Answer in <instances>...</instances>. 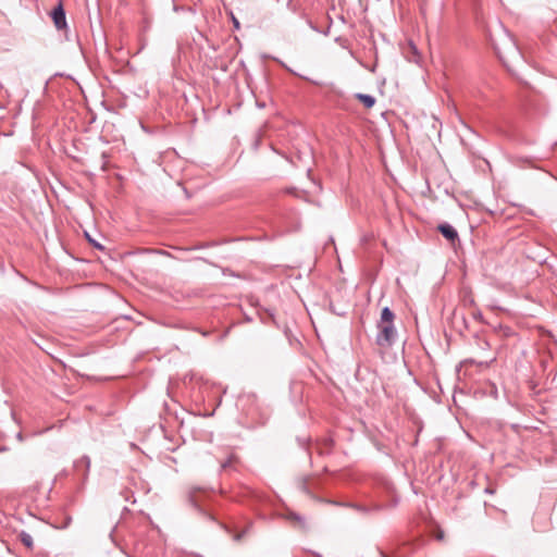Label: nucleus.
<instances>
[{
  "label": "nucleus",
  "instance_id": "f257e3e1",
  "mask_svg": "<svg viewBox=\"0 0 557 557\" xmlns=\"http://www.w3.org/2000/svg\"><path fill=\"white\" fill-rule=\"evenodd\" d=\"M394 318L395 314L388 307L382 309L381 318L377 323L379 332L375 338L377 346L389 348L395 344L397 332L394 326Z\"/></svg>",
  "mask_w": 557,
  "mask_h": 557
},
{
  "label": "nucleus",
  "instance_id": "f03ea898",
  "mask_svg": "<svg viewBox=\"0 0 557 557\" xmlns=\"http://www.w3.org/2000/svg\"><path fill=\"white\" fill-rule=\"evenodd\" d=\"M493 45H494V49H495L498 58L503 62H505V54L506 55H518L519 54L518 47L507 30H504L503 42H502L503 47H499V45L496 42H494Z\"/></svg>",
  "mask_w": 557,
  "mask_h": 557
},
{
  "label": "nucleus",
  "instance_id": "7ed1b4c3",
  "mask_svg": "<svg viewBox=\"0 0 557 557\" xmlns=\"http://www.w3.org/2000/svg\"><path fill=\"white\" fill-rule=\"evenodd\" d=\"M50 16L57 29L62 30L67 27L65 10L60 0L58 5L51 11Z\"/></svg>",
  "mask_w": 557,
  "mask_h": 557
},
{
  "label": "nucleus",
  "instance_id": "20e7f679",
  "mask_svg": "<svg viewBox=\"0 0 557 557\" xmlns=\"http://www.w3.org/2000/svg\"><path fill=\"white\" fill-rule=\"evenodd\" d=\"M90 458L88 456H83L74 462V468L77 472L82 471L83 479L88 476L90 470Z\"/></svg>",
  "mask_w": 557,
  "mask_h": 557
},
{
  "label": "nucleus",
  "instance_id": "39448f33",
  "mask_svg": "<svg viewBox=\"0 0 557 557\" xmlns=\"http://www.w3.org/2000/svg\"><path fill=\"white\" fill-rule=\"evenodd\" d=\"M437 228L446 239L450 242H455L456 239H458V232L449 223L440 224Z\"/></svg>",
  "mask_w": 557,
  "mask_h": 557
},
{
  "label": "nucleus",
  "instance_id": "423d86ee",
  "mask_svg": "<svg viewBox=\"0 0 557 557\" xmlns=\"http://www.w3.org/2000/svg\"><path fill=\"white\" fill-rule=\"evenodd\" d=\"M202 491L203 490L198 486H193L188 491V500H189L190 505L199 511H201V508H200L199 502L197 499V493L202 492Z\"/></svg>",
  "mask_w": 557,
  "mask_h": 557
},
{
  "label": "nucleus",
  "instance_id": "0eeeda50",
  "mask_svg": "<svg viewBox=\"0 0 557 557\" xmlns=\"http://www.w3.org/2000/svg\"><path fill=\"white\" fill-rule=\"evenodd\" d=\"M17 539L27 549L32 550L34 548L33 536L28 532L21 531L17 534Z\"/></svg>",
  "mask_w": 557,
  "mask_h": 557
},
{
  "label": "nucleus",
  "instance_id": "6e6552de",
  "mask_svg": "<svg viewBox=\"0 0 557 557\" xmlns=\"http://www.w3.org/2000/svg\"><path fill=\"white\" fill-rule=\"evenodd\" d=\"M356 97L368 109L372 108L375 104V98L371 95L357 94Z\"/></svg>",
  "mask_w": 557,
  "mask_h": 557
},
{
  "label": "nucleus",
  "instance_id": "1a4fd4ad",
  "mask_svg": "<svg viewBox=\"0 0 557 557\" xmlns=\"http://www.w3.org/2000/svg\"><path fill=\"white\" fill-rule=\"evenodd\" d=\"M349 506L361 513H369L370 511H379L382 508L379 505H375L372 508L363 506V505H359V504H351Z\"/></svg>",
  "mask_w": 557,
  "mask_h": 557
},
{
  "label": "nucleus",
  "instance_id": "9d476101",
  "mask_svg": "<svg viewBox=\"0 0 557 557\" xmlns=\"http://www.w3.org/2000/svg\"><path fill=\"white\" fill-rule=\"evenodd\" d=\"M309 479L308 478H301L297 481L298 488L305 493L308 496H312V493L310 491V487L308 485Z\"/></svg>",
  "mask_w": 557,
  "mask_h": 557
},
{
  "label": "nucleus",
  "instance_id": "9b49d317",
  "mask_svg": "<svg viewBox=\"0 0 557 557\" xmlns=\"http://www.w3.org/2000/svg\"><path fill=\"white\" fill-rule=\"evenodd\" d=\"M496 360L495 357H492L491 359L488 360H480L478 361V364L479 366H484V367H488L492 362H494ZM465 363H476V361L474 359H467L465 360Z\"/></svg>",
  "mask_w": 557,
  "mask_h": 557
},
{
  "label": "nucleus",
  "instance_id": "f8f14e48",
  "mask_svg": "<svg viewBox=\"0 0 557 557\" xmlns=\"http://www.w3.org/2000/svg\"><path fill=\"white\" fill-rule=\"evenodd\" d=\"M86 238H87L88 243H89L90 245H92L95 248H97V249H99V250H103V249H104V247H103L100 243H98L97 240H95L94 238H91V237L89 236V234H86Z\"/></svg>",
  "mask_w": 557,
  "mask_h": 557
},
{
  "label": "nucleus",
  "instance_id": "ddd939ff",
  "mask_svg": "<svg viewBox=\"0 0 557 557\" xmlns=\"http://www.w3.org/2000/svg\"><path fill=\"white\" fill-rule=\"evenodd\" d=\"M476 344L479 348H481L482 350H486L490 348V344L485 339L476 338Z\"/></svg>",
  "mask_w": 557,
  "mask_h": 557
},
{
  "label": "nucleus",
  "instance_id": "4468645a",
  "mask_svg": "<svg viewBox=\"0 0 557 557\" xmlns=\"http://www.w3.org/2000/svg\"><path fill=\"white\" fill-rule=\"evenodd\" d=\"M247 531H248V529H245V530H243L242 532H238V533L234 534V535H233V540H234L235 542H239V541H242V540L244 539V536L246 535Z\"/></svg>",
  "mask_w": 557,
  "mask_h": 557
},
{
  "label": "nucleus",
  "instance_id": "2eb2a0df",
  "mask_svg": "<svg viewBox=\"0 0 557 557\" xmlns=\"http://www.w3.org/2000/svg\"><path fill=\"white\" fill-rule=\"evenodd\" d=\"M232 461L233 457L231 456L225 461L221 462V469L226 470L232 465Z\"/></svg>",
  "mask_w": 557,
  "mask_h": 557
},
{
  "label": "nucleus",
  "instance_id": "dca6fc26",
  "mask_svg": "<svg viewBox=\"0 0 557 557\" xmlns=\"http://www.w3.org/2000/svg\"><path fill=\"white\" fill-rule=\"evenodd\" d=\"M502 330H503V335L506 336V337L513 335V331L510 327L506 326V327H504Z\"/></svg>",
  "mask_w": 557,
  "mask_h": 557
},
{
  "label": "nucleus",
  "instance_id": "f3484780",
  "mask_svg": "<svg viewBox=\"0 0 557 557\" xmlns=\"http://www.w3.org/2000/svg\"><path fill=\"white\" fill-rule=\"evenodd\" d=\"M290 517L299 522H304V519L297 513H292Z\"/></svg>",
  "mask_w": 557,
  "mask_h": 557
},
{
  "label": "nucleus",
  "instance_id": "a211bd4d",
  "mask_svg": "<svg viewBox=\"0 0 557 557\" xmlns=\"http://www.w3.org/2000/svg\"><path fill=\"white\" fill-rule=\"evenodd\" d=\"M436 539L442 541L444 539V532L443 531H440L437 534H436Z\"/></svg>",
  "mask_w": 557,
  "mask_h": 557
},
{
  "label": "nucleus",
  "instance_id": "6ab92c4d",
  "mask_svg": "<svg viewBox=\"0 0 557 557\" xmlns=\"http://www.w3.org/2000/svg\"><path fill=\"white\" fill-rule=\"evenodd\" d=\"M233 22H234L235 28H239V22L235 17H233Z\"/></svg>",
  "mask_w": 557,
  "mask_h": 557
},
{
  "label": "nucleus",
  "instance_id": "aec40b11",
  "mask_svg": "<svg viewBox=\"0 0 557 557\" xmlns=\"http://www.w3.org/2000/svg\"><path fill=\"white\" fill-rule=\"evenodd\" d=\"M485 492L486 493H493L492 490H490V488H486Z\"/></svg>",
  "mask_w": 557,
  "mask_h": 557
}]
</instances>
